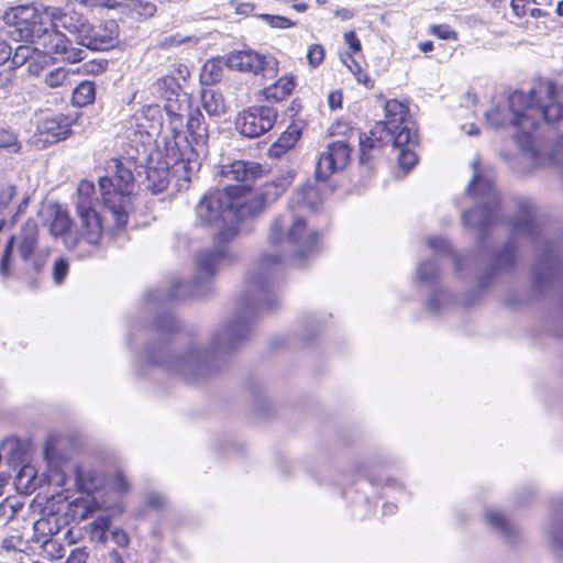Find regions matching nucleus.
<instances>
[{
    "label": "nucleus",
    "instance_id": "obj_46",
    "mask_svg": "<svg viewBox=\"0 0 563 563\" xmlns=\"http://www.w3.org/2000/svg\"><path fill=\"white\" fill-rule=\"evenodd\" d=\"M222 95L212 86H206L201 90V106H220L223 103Z\"/></svg>",
    "mask_w": 563,
    "mask_h": 563
},
{
    "label": "nucleus",
    "instance_id": "obj_5",
    "mask_svg": "<svg viewBox=\"0 0 563 563\" xmlns=\"http://www.w3.org/2000/svg\"><path fill=\"white\" fill-rule=\"evenodd\" d=\"M236 260V255L229 249L211 247L197 254L196 266L199 276L192 282L174 279L168 291L152 290L147 294L150 303H165L170 300H183L206 295L207 282L212 278L220 268Z\"/></svg>",
    "mask_w": 563,
    "mask_h": 563
},
{
    "label": "nucleus",
    "instance_id": "obj_54",
    "mask_svg": "<svg viewBox=\"0 0 563 563\" xmlns=\"http://www.w3.org/2000/svg\"><path fill=\"white\" fill-rule=\"evenodd\" d=\"M42 52H36L34 57L27 64V70L30 74L38 76L45 67V56Z\"/></svg>",
    "mask_w": 563,
    "mask_h": 563
},
{
    "label": "nucleus",
    "instance_id": "obj_50",
    "mask_svg": "<svg viewBox=\"0 0 563 563\" xmlns=\"http://www.w3.org/2000/svg\"><path fill=\"white\" fill-rule=\"evenodd\" d=\"M68 3H78L82 7L95 9V8H115L119 2L117 0H67Z\"/></svg>",
    "mask_w": 563,
    "mask_h": 563
},
{
    "label": "nucleus",
    "instance_id": "obj_48",
    "mask_svg": "<svg viewBox=\"0 0 563 563\" xmlns=\"http://www.w3.org/2000/svg\"><path fill=\"white\" fill-rule=\"evenodd\" d=\"M307 59L312 68H317L324 59V48L320 44H312L307 52Z\"/></svg>",
    "mask_w": 563,
    "mask_h": 563
},
{
    "label": "nucleus",
    "instance_id": "obj_41",
    "mask_svg": "<svg viewBox=\"0 0 563 563\" xmlns=\"http://www.w3.org/2000/svg\"><path fill=\"white\" fill-rule=\"evenodd\" d=\"M0 148L8 150L11 153H18L21 144L15 133L7 129H0Z\"/></svg>",
    "mask_w": 563,
    "mask_h": 563
},
{
    "label": "nucleus",
    "instance_id": "obj_23",
    "mask_svg": "<svg viewBox=\"0 0 563 563\" xmlns=\"http://www.w3.org/2000/svg\"><path fill=\"white\" fill-rule=\"evenodd\" d=\"M44 461L46 463V477L51 485L63 487L67 482V471L69 468L66 457L60 455L51 440L46 441L43 450Z\"/></svg>",
    "mask_w": 563,
    "mask_h": 563
},
{
    "label": "nucleus",
    "instance_id": "obj_15",
    "mask_svg": "<svg viewBox=\"0 0 563 563\" xmlns=\"http://www.w3.org/2000/svg\"><path fill=\"white\" fill-rule=\"evenodd\" d=\"M78 44L91 51H108L119 44V25L109 20L97 25L87 24L78 40Z\"/></svg>",
    "mask_w": 563,
    "mask_h": 563
},
{
    "label": "nucleus",
    "instance_id": "obj_12",
    "mask_svg": "<svg viewBox=\"0 0 563 563\" xmlns=\"http://www.w3.org/2000/svg\"><path fill=\"white\" fill-rule=\"evenodd\" d=\"M79 218L78 228L75 234L66 235L65 246L76 251L79 257L92 254L103 234L101 218L97 211L77 212Z\"/></svg>",
    "mask_w": 563,
    "mask_h": 563
},
{
    "label": "nucleus",
    "instance_id": "obj_58",
    "mask_svg": "<svg viewBox=\"0 0 563 563\" xmlns=\"http://www.w3.org/2000/svg\"><path fill=\"white\" fill-rule=\"evenodd\" d=\"M329 131L331 135H345L347 132L352 131V126L347 121L338 120L331 125Z\"/></svg>",
    "mask_w": 563,
    "mask_h": 563
},
{
    "label": "nucleus",
    "instance_id": "obj_52",
    "mask_svg": "<svg viewBox=\"0 0 563 563\" xmlns=\"http://www.w3.org/2000/svg\"><path fill=\"white\" fill-rule=\"evenodd\" d=\"M15 194V186L0 185V212L3 211L9 206Z\"/></svg>",
    "mask_w": 563,
    "mask_h": 563
},
{
    "label": "nucleus",
    "instance_id": "obj_24",
    "mask_svg": "<svg viewBox=\"0 0 563 563\" xmlns=\"http://www.w3.org/2000/svg\"><path fill=\"white\" fill-rule=\"evenodd\" d=\"M262 174V166L255 162L235 161L222 168V175L225 179L240 183L233 187H247L249 190H253L251 184L260 178Z\"/></svg>",
    "mask_w": 563,
    "mask_h": 563
},
{
    "label": "nucleus",
    "instance_id": "obj_61",
    "mask_svg": "<svg viewBox=\"0 0 563 563\" xmlns=\"http://www.w3.org/2000/svg\"><path fill=\"white\" fill-rule=\"evenodd\" d=\"M232 5L238 14L243 15H250L255 10V5L250 2H233Z\"/></svg>",
    "mask_w": 563,
    "mask_h": 563
},
{
    "label": "nucleus",
    "instance_id": "obj_44",
    "mask_svg": "<svg viewBox=\"0 0 563 563\" xmlns=\"http://www.w3.org/2000/svg\"><path fill=\"white\" fill-rule=\"evenodd\" d=\"M155 328L158 333L168 334L178 329V322L172 313H166L157 318Z\"/></svg>",
    "mask_w": 563,
    "mask_h": 563
},
{
    "label": "nucleus",
    "instance_id": "obj_19",
    "mask_svg": "<svg viewBox=\"0 0 563 563\" xmlns=\"http://www.w3.org/2000/svg\"><path fill=\"white\" fill-rule=\"evenodd\" d=\"M225 65L230 69L258 74L261 71L275 73L277 62L273 57L253 51H238L225 58Z\"/></svg>",
    "mask_w": 563,
    "mask_h": 563
},
{
    "label": "nucleus",
    "instance_id": "obj_22",
    "mask_svg": "<svg viewBox=\"0 0 563 563\" xmlns=\"http://www.w3.org/2000/svg\"><path fill=\"white\" fill-rule=\"evenodd\" d=\"M554 85L550 81L538 82L529 89L507 90L508 106H547L545 99L552 98Z\"/></svg>",
    "mask_w": 563,
    "mask_h": 563
},
{
    "label": "nucleus",
    "instance_id": "obj_7",
    "mask_svg": "<svg viewBox=\"0 0 563 563\" xmlns=\"http://www.w3.org/2000/svg\"><path fill=\"white\" fill-rule=\"evenodd\" d=\"M76 487L90 497L121 500L130 490V482L119 467L102 468L91 464H78L74 468Z\"/></svg>",
    "mask_w": 563,
    "mask_h": 563
},
{
    "label": "nucleus",
    "instance_id": "obj_30",
    "mask_svg": "<svg viewBox=\"0 0 563 563\" xmlns=\"http://www.w3.org/2000/svg\"><path fill=\"white\" fill-rule=\"evenodd\" d=\"M49 217H52L51 222V233L55 238H62L65 242L66 235L75 234L69 230L70 228V218L68 213L60 208L58 205L49 206L47 209Z\"/></svg>",
    "mask_w": 563,
    "mask_h": 563
},
{
    "label": "nucleus",
    "instance_id": "obj_38",
    "mask_svg": "<svg viewBox=\"0 0 563 563\" xmlns=\"http://www.w3.org/2000/svg\"><path fill=\"white\" fill-rule=\"evenodd\" d=\"M96 98L95 85L91 81L80 82L73 92V106H90Z\"/></svg>",
    "mask_w": 563,
    "mask_h": 563
},
{
    "label": "nucleus",
    "instance_id": "obj_35",
    "mask_svg": "<svg viewBox=\"0 0 563 563\" xmlns=\"http://www.w3.org/2000/svg\"><path fill=\"white\" fill-rule=\"evenodd\" d=\"M20 40L25 41L27 44L19 45L14 54L11 55V63L14 67H21L24 64H29V62L34 57L36 52H42L45 56H49L44 52L42 47H38V45L33 42L30 38H23L21 34L19 33Z\"/></svg>",
    "mask_w": 563,
    "mask_h": 563
},
{
    "label": "nucleus",
    "instance_id": "obj_4",
    "mask_svg": "<svg viewBox=\"0 0 563 563\" xmlns=\"http://www.w3.org/2000/svg\"><path fill=\"white\" fill-rule=\"evenodd\" d=\"M199 151L194 148L179 132L166 140L164 147H157L147 155V188L153 194L164 191L170 177L178 190L187 189L191 177L199 170Z\"/></svg>",
    "mask_w": 563,
    "mask_h": 563
},
{
    "label": "nucleus",
    "instance_id": "obj_18",
    "mask_svg": "<svg viewBox=\"0 0 563 563\" xmlns=\"http://www.w3.org/2000/svg\"><path fill=\"white\" fill-rule=\"evenodd\" d=\"M429 249L433 252L434 257L418 263L416 268L417 282L433 286L440 276L439 257L451 252L449 242L441 236H432L427 240Z\"/></svg>",
    "mask_w": 563,
    "mask_h": 563
},
{
    "label": "nucleus",
    "instance_id": "obj_60",
    "mask_svg": "<svg viewBox=\"0 0 563 563\" xmlns=\"http://www.w3.org/2000/svg\"><path fill=\"white\" fill-rule=\"evenodd\" d=\"M530 0H511L510 8L517 18H522L527 13V5Z\"/></svg>",
    "mask_w": 563,
    "mask_h": 563
},
{
    "label": "nucleus",
    "instance_id": "obj_43",
    "mask_svg": "<svg viewBox=\"0 0 563 563\" xmlns=\"http://www.w3.org/2000/svg\"><path fill=\"white\" fill-rule=\"evenodd\" d=\"M232 223H227L228 225L216 234L213 247L228 249L225 244L231 242L238 234V228Z\"/></svg>",
    "mask_w": 563,
    "mask_h": 563
},
{
    "label": "nucleus",
    "instance_id": "obj_59",
    "mask_svg": "<svg viewBox=\"0 0 563 563\" xmlns=\"http://www.w3.org/2000/svg\"><path fill=\"white\" fill-rule=\"evenodd\" d=\"M344 42L349 46L352 53L361 52V42L357 38L355 32L350 31L344 34Z\"/></svg>",
    "mask_w": 563,
    "mask_h": 563
},
{
    "label": "nucleus",
    "instance_id": "obj_36",
    "mask_svg": "<svg viewBox=\"0 0 563 563\" xmlns=\"http://www.w3.org/2000/svg\"><path fill=\"white\" fill-rule=\"evenodd\" d=\"M486 519L489 525H492L499 533L505 537L510 538L516 532L512 523L507 519L504 512L498 509L488 508L486 510Z\"/></svg>",
    "mask_w": 563,
    "mask_h": 563
},
{
    "label": "nucleus",
    "instance_id": "obj_27",
    "mask_svg": "<svg viewBox=\"0 0 563 563\" xmlns=\"http://www.w3.org/2000/svg\"><path fill=\"white\" fill-rule=\"evenodd\" d=\"M301 137V128L298 124H291L268 148V156L280 158L292 150Z\"/></svg>",
    "mask_w": 563,
    "mask_h": 563
},
{
    "label": "nucleus",
    "instance_id": "obj_47",
    "mask_svg": "<svg viewBox=\"0 0 563 563\" xmlns=\"http://www.w3.org/2000/svg\"><path fill=\"white\" fill-rule=\"evenodd\" d=\"M69 271V263L66 258L60 257L55 261L53 266V280L56 285H60Z\"/></svg>",
    "mask_w": 563,
    "mask_h": 563
},
{
    "label": "nucleus",
    "instance_id": "obj_1",
    "mask_svg": "<svg viewBox=\"0 0 563 563\" xmlns=\"http://www.w3.org/2000/svg\"><path fill=\"white\" fill-rule=\"evenodd\" d=\"M267 242L276 252L263 254L250 269L245 280L246 289L239 300L241 316L217 329L206 346L192 341L183 352L170 353L169 344L158 341L145 349L142 361L189 384H196L217 371L222 355L246 338L253 312L274 307V276L284 258L288 255H312L320 250L321 240L309 216L285 208L272 219Z\"/></svg>",
    "mask_w": 563,
    "mask_h": 563
},
{
    "label": "nucleus",
    "instance_id": "obj_2",
    "mask_svg": "<svg viewBox=\"0 0 563 563\" xmlns=\"http://www.w3.org/2000/svg\"><path fill=\"white\" fill-rule=\"evenodd\" d=\"M8 24L23 38H30L57 60L77 63L85 58L81 48L74 47L58 27L77 35L87 26L86 18L76 11L65 12L60 8L42 3L22 4L10 8L4 15Z\"/></svg>",
    "mask_w": 563,
    "mask_h": 563
},
{
    "label": "nucleus",
    "instance_id": "obj_39",
    "mask_svg": "<svg viewBox=\"0 0 563 563\" xmlns=\"http://www.w3.org/2000/svg\"><path fill=\"white\" fill-rule=\"evenodd\" d=\"M108 515H99L90 523L91 533L98 539L99 542L104 543L107 541V532L109 530L111 519L117 518L111 511H107Z\"/></svg>",
    "mask_w": 563,
    "mask_h": 563
},
{
    "label": "nucleus",
    "instance_id": "obj_32",
    "mask_svg": "<svg viewBox=\"0 0 563 563\" xmlns=\"http://www.w3.org/2000/svg\"><path fill=\"white\" fill-rule=\"evenodd\" d=\"M25 444L16 437H7L0 443V455L10 465L22 462Z\"/></svg>",
    "mask_w": 563,
    "mask_h": 563
},
{
    "label": "nucleus",
    "instance_id": "obj_31",
    "mask_svg": "<svg viewBox=\"0 0 563 563\" xmlns=\"http://www.w3.org/2000/svg\"><path fill=\"white\" fill-rule=\"evenodd\" d=\"M412 140L410 143L402 146H394L393 148L397 152V163L400 170L406 175L409 173L418 163V156L413 151L417 144V130L415 122L412 121Z\"/></svg>",
    "mask_w": 563,
    "mask_h": 563
},
{
    "label": "nucleus",
    "instance_id": "obj_64",
    "mask_svg": "<svg viewBox=\"0 0 563 563\" xmlns=\"http://www.w3.org/2000/svg\"><path fill=\"white\" fill-rule=\"evenodd\" d=\"M547 106H563V87L561 89L554 87L552 98H547Z\"/></svg>",
    "mask_w": 563,
    "mask_h": 563
},
{
    "label": "nucleus",
    "instance_id": "obj_8",
    "mask_svg": "<svg viewBox=\"0 0 563 563\" xmlns=\"http://www.w3.org/2000/svg\"><path fill=\"white\" fill-rule=\"evenodd\" d=\"M471 165L474 174L467 187V195L475 200L476 206L462 214V222L465 227L483 234L495 221L498 195L494 188L493 181L479 175L478 162L473 161Z\"/></svg>",
    "mask_w": 563,
    "mask_h": 563
},
{
    "label": "nucleus",
    "instance_id": "obj_57",
    "mask_svg": "<svg viewBox=\"0 0 563 563\" xmlns=\"http://www.w3.org/2000/svg\"><path fill=\"white\" fill-rule=\"evenodd\" d=\"M111 539L117 545L122 548L128 547L130 542L128 533L119 528H115L111 531Z\"/></svg>",
    "mask_w": 563,
    "mask_h": 563
},
{
    "label": "nucleus",
    "instance_id": "obj_42",
    "mask_svg": "<svg viewBox=\"0 0 563 563\" xmlns=\"http://www.w3.org/2000/svg\"><path fill=\"white\" fill-rule=\"evenodd\" d=\"M341 60L349 70L356 76L358 82L367 84L368 76L363 73L362 66L355 60L351 53L341 55Z\"/></svg>",
    "mask_w": 563,
    "mask_h": 563
},
{
    "label": "nucleus",
    "instance_id": "obj_55",
    "mask_svg": "<svg viewBox=\"0 0 563 563\" xmlns=\"http://www.w3.org/2000/svg\"><path fill=\"white\" fill-rule=\"evenodd\" d=\"M431 34L442 40H456V34L446 25H432L430 27Z\"/></svg>",
    "mask_w": 563,
    "mask_h": 563
},
{
    "label": "nucleus",
    "instance_id": "obj_11",
    "mask_svg": "<svg viewBox=\"0 0 563 563\" xmlns=\"http://www.w3.org/2000/svg\"><path fill=\"white\" fill-rule=\"evenodd\" d=\"M296 173L292 169L282 172L271 181L265 183L257 190H249L247 187H239L244 203L241 212L247 217L261 213L266 205L276 201L292 184Z\"/></svg>",
    "mask_w": 563,
    "mask_h": 563
},
{
    "label": "nucleus",
    "instance_id": "obj_63",
    "mask_svg": "<svg viewBox=\"0 0 563 563\" xmlns=\"http://www.w3.org/2000/svg\"><path fill=\"white\" fill-rule=\"evenodd\" d=\"M146 504L155 509H158L164 504V497L158 493H150L146 497Z\"/></svg>",
    "mask_w": 563,
    "mask_h": 563
},
{
    "label": "nucleus",
    "instance_id": "obj_14",
    "mask_svg": "<svg viewBox=\"0 0 563 563\" xmlns=\"http://www.w3.org/2000/svg\"><path fill=\"white\" fill-rule=\"evenodd\" d=\"M179 110H185L186 113H178L173 110V108H165L167 115L169 118L170 124L173 126V130H179L184 126V121L186 119V126L188 130V133L190 137L194 141V144L191 141L185 136L190 145L194 148H197L199 151V161L201 162V155L205 152V145H206V128L203 114L200 110V108H178Z\"/></svg>",
    "mask_w": 563,
    "mask_h": 563
},
{
    "label": "nucleus",
    "instance_id": "obj_9",
    "mask_svg": "<svg viewBox=\"0 0 563 563\" xmlns=\"http://www.w3.org/2000/svg\"><path fill=\"white\" fill-rule=\"evenodd\" d=\"M239 187H225L203 196L196 208L197 217L205 224H220L247 219Z\"/></svg>",
    "mask_w": 563,
    "mask_h": 563
},
{
    "label": "nucleus",
    "instance_id": "obj_29",
    "mask_svg": "<svg viewBox=\"0 0 563 563\" xmlns=\"http://www.w3.org/2000/svg\"><path fill=\"white\" fill-rule=\"evenodd\" d=\"M295 77L294 76H284L279 78L274 85L262 90V96L264 100L267 102H283L287 97H289L295 88Z\"/></svg>",
    "mask_w": 563,
    "mask_h": 563
},
{
    "label": "nucleus",
    "instance_id": "obj_28",
    "mask_svg": "<svg viewBox=\"0 0 563 563\" xmlns=\"http://www.w3.org/2000/svg\"><path fill=\"white\" fill-rule=\"evenodd\" d=\"M523 110H526L527 130L530 137H532L531 133L540 119L555 123L563 118V108H523Z\"/></svg>",
    "mask_w": 563,
    "mask_h": 563
},
{
    "label": "nucleus",
    "instance_id": "obj_40",
    "mask_svg": "<svg viewBox=\"0 0 563 563\" xmlns=\"http://www.w3.org/2000/svg\"><path fill=\"white\" fill-rule=\"evenodd\" d=\"M548 540L555 550L563 551V522L553 518L547 527Z\"/></svg>",
    "mask_w": 563,
    "mask_h": 563
},
{
    "label": "nucleus",
    "instance_id": "obj_51",
    "mask_svg": "<svg viewBox=\"0 0 563 563\" xmlns=\"http://www.w3.org/2000/svg\"><path fill=\"white\" fill-rule=\"evenodd\" d=\"M261 18L275 29H288L295 25L289 19L280 15L262 14Z\"/></svg>",
    "mask_w": 563,
    "mask_h": 563
},
{
    "label": "nucleus",
    "instance_id": "obj_17",
    "mask_svg": "<svg viewBox=\"0 0 563 563\" xmlns=\"http://www.w3.org/2000/svg\"><path fill=\"white\" fill-rule=\"evenodd\" d=\"M275 108H246L239 113L235 125L247 137H257L271 130L276 121Z\"/></svg>",
    "mask_w": 563,
    "mask_h": 563
},
{
    "label": "nucleus",
    "instance_id": "obj_34",
    "mask_svg": "<svg viewBox=\"0 0 563 563\" xmlns=\"http://www.w3.org/2000/svg\"><path fill=\"white\" fill-rule=\"evenodd\" d=\"M225 59L218 57L209 59L202 66L200 81L203 86H213L223 77Z\"/></svg>",
    "mask_w": 563,
    "mask_h": 563
},
{
    "label": "nucleus",
    "instance_id": "obj_21",
    "mask_svg": "<svg viewBox=\"0 0 563 563\" xmlns=\"http://www.w3.org/2000/svg\"><path fill=\"white\" fill-rule=\"evenodd\" d=\"M111 511L113 516H121L124 512V505L121 500L89 497L76 499L70 504L73 518L82 521L93 516L96 511Z\"/></svg>",
    "mask_w": 563,
    "mask_h": 563
},
{
    "label": "nucleus",
    "instance_id": "obj_49",
    "mask_svg": "<svg viewBox=\"0 0 563 563\" xmlns=\"http://www.w3.org/2000/svg\"><path fill=\"white\" fill-rule=\"evenodd\" d=\"M514 261H515V255H514L512 246H510V245H507L501 253L494 255V264L498 268L509 267L512 265Z\"/></svg>",
    "mask_w": 563,
    "mask_h": 563
},
{
    "label": "nucleus",
    "instance_id": "obj_26",
    "mask_svg": "<svg viewBox=\"0 0 563 563\" xmlns=\"http://www.w3.org/2000/svg\"><path fill=\"white\" fill-rule=\"evenodd\" d=\"M541 233L534 212L531 208L522 210L520 218L511 224V234L515 239H526L534 241Z\"/></svg>",
    "mask_w": 563,
    "mask_h": 563
},
{
    "label": "nucleus",
    "instance_id": "obj_53",
    "mask_svg": "<svg viewBox=\"0 0 563 563\" xmlns=\"http://www.w3.org/2000/svg\"><path fill=\"white\" fill-rule=\"evenodd\" d=\"M187 42L197 43L198 38L195 37V36H186L185 37V36H181L179 34H176V35H172V36L165 37L162 41L161 46L167 48V47H172V46H178V45L187 43Z\"/></svg>",
    "mask_w": 563,
    "mask_h": 563
},
{
    "label": "nucleus",
    "instance_id": "obj_62",
    "mask_svg": "<svg viewBox=\"0 0 563 563\" xmlns=\"http://www.w3.org/2000/svg\"><path fill=\"white\" fill-rule=\"evenodd\" d=\"M11 55L12 49L9 46V44H7L4 40H2V32L0 31V65L8 62L11 58Z\"/></svg>",
    "mask_w": 563,
    "mask_h": 563
},
{
    "label": "nucleus",
    "instance_id": "obj_13",
    "mask_svg": "<svg viewBox=\"0 0 563 563\" xmlns=\"http://www.w3.org/2000/svg\"><path fill=\"white\" fill-rule=\"evenodd\" d=\"M77 119V112L43 119L37 124L36 132L31 136L30 143L37 148H45L65 140L70 134V128Z\"/></svg>",
    "mask_w": 563,
    "mask_h": 563
},
{
    "label": "nucleus",
    "instance_id": "obj_45",
    "mask_svg": "<svg viewBox=\"0 0 563 563\" xmlns=\"http://www.w3.org/2000/svg\"><path fill=\"white\" fill-rule=\"evenodd\" d=\"M68 78V70L62 67L55 68L46 74L44 81L49 88H58Z\"/></svg>",
    "mask_w": 563,
    "mask_h": 563
},
{
    "label": "nucleus",
    "instance_id": "obj_10",
    "mask_svg": "<svg viewBox=\"0 0 563 563\" xmlns=\"http://www.w3.org/2000/svg\"><path fill=\"white\" fill-rule=\"evenodd\" d=\"M15 245L18 255L24 264L35 271L44 267L48 258V251L37 247V227L34 223H27L18 236H12L5 244L0 262V274L2 276L5 277L10 274L11 254Z\"/></svg>",
    "mask_w": 563,
    "mask_h": 563
},
{
    "label": "nucleus",
    "instance_id": "obj_3",
    "mask_svg": "<svg viewBox=\"0 0 563 563\" xmlns=\"http://www.w3.org/2000/svg\"><path fill=\"white\" fill-rule=\"evenodd\" d=\"M158 124L148 118L144 108H139L126 122L124 136L131 142V151L124 159L113 158L108 164V175L100 177L99 187L104 207L111 212L115 225L126 224L132 210V195L135 188L132 167L141 152L147 155Z\"/></svg>",
    "mask_w": 563,
    "mask_h": 563
},
{
    "label": "nucleus",
    "instance_id": "obj_37",
    "mask_svg": "<svg viewBox=\"0 0 563 563\" xmlns=\"http://www.w3.org/2000/svg\"><path fill=\"white\" fill-rule=\"evenodd\" d=\"M452 297L445 289H434L427 301V309L433 314H441L452 305Z\"/></svg>",
    "mask_w": 563,
    "mask_h": 563
},
{
    "label": "nucleus",
    "instance_id": "obj_33",
    "mask_svg": "<svg viewBox=\"0 0 563 563\" xmlns=\"http://www.w3.org/2000/svg\"><path fill=\"white\" fill-rule=\"evenodd\" d=\"M95 194V184L89 180H81L77 188L76 212L96 211Z\"/></svg>",
    "mask_w": 563,
    "mask_h": 563
},
{
    "label": "nucleus",
    "instance_id": "obj_6",
    "mask_svg": "<svg viewBox=\"0 0 563 563\" xmlns=\"http://www.w3.org/2000/svg\"><path fill=\"white\" fill-rule=\"evenodd\" d=\"M384 109L385 120L376 122L368 133L360 135L362 163L384 146H402L412 140V118L409 108Z\"/></svg>",
    "mask_w": 563,
    "mask_h": 563
},
{
    "label": "nucleus",
    "instance_id": "obj_16",
    "mask_svg": "<svg viewBox=\"0 0 563 563\" xmlns=\"http://www.w3.org/2000/svg\"><path fill=\"white\" fill-rule=\"evenodd\" d=\"M350 157L351 148L345 141L330 143L318 158L316 166L317 179L325 181L333 174L343 170L349 164Z\"/></svg>",
    "mask_w": 563,
    "mask_h": 563
},
{
    "label": "nucleus",
    "instance_id": "obj_56",
    "mask_svg": "<svg viewBox=\"0 0 563 563\" xmlns=\"http://www.w3.org/2000/svg\"><path fill=\"white\" fill-rule=\"evenodd\" d=\"M88 556L89 553L86 548H76L70 552L66 561L67 563H86Z\"/></svg>",
    "mask_w": 563,
    "mask_h": 563
},
{
    "label": "nucleus",
    "instance_id": "obj_20",
    "mask_svg": "<svg viewBox=\"0 0 563 563\" xmlns=\"http://www.w3.org/2000/svg\"><path fill=\"white\" fill-rule=\"evenodd\" d=\"M324 187L318 183H306L292 192L286 209H296L310 217L323 201Z\"/></svg>",
    "mask_w": 563,
    "mask_h": 563
},
{
    "label": "nucleus",
    "instance_id": "obj_25",
    "mask_svg": "<svg viewBox=\"0 0 563 563\" xmlns=\"http://www.w3.org/2000/svg\"><path fill=\"white\" fill-rule=\"evenodd\" d=\"M152 90L153 95L157 96L162 101L165 102L164 106H184L189 103L187 93L181 91L180 86L173 77L158 79L153 85Z\"/></svg>",
    "mask_w": 563,
    "mask_h": 563
}]
</instances>
